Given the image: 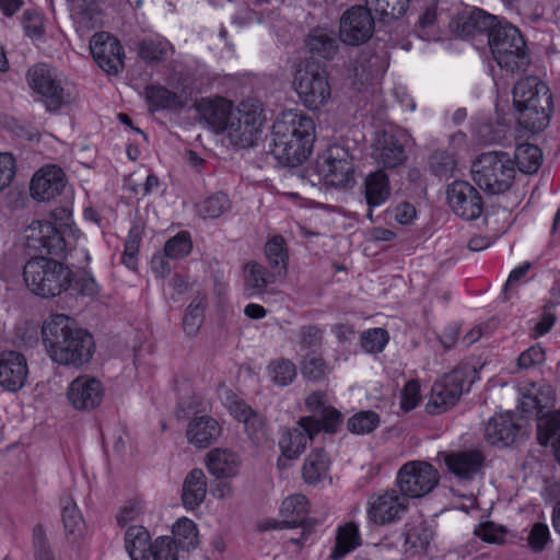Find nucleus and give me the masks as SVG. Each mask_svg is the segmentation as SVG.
I'll use <instances>...</instances> for the list:
<instances>
[{"label":"nucleus","instance_id":"43","mask_svg":"<svg viewBox=\"0 0 560 560\" xmlns=\"http://www.w3.org/2000/svg\"><path fill=\"white\" fill-rule=\"evenodd\" d=\"M172 538L182 550L189 551L199 545V534L197 525L189 518H179L172 528Z\"/></svg>","mask_w":560,"mask_h":560},{"label":"nucleus","instance_id":"19","mask_svg":"<svg viewBox=\"0 0 560 560\" xmlns=\"http://www.w3.org/2000/svg\"><path fill=\"white\" fill-rule=\"evenodd\" d=\"M371 10L363 7L348 9L340 20L339 37L349 45H360L373 34L374 21Z\"/></svg>","mask_w":560,"mask_h":560},{"label":"nucleus","instance_id":"1","mask_svg":"<svg viewBox=\"0 0 560 560\" xmlns=\"http://www.w3.org/2000/svg\"><path fill=\"white\" fill-rule=\"evenodd\" d=\"M42 341L49 358L61 365L80 368L93 357V336L63 314L50 315L42 327Z\"/></svg>","mask_w":560,"mask_h":560},{"label":"nucleus","instance_id":"5","mask_svg":"<svg viewBox=\"0 0 560 560\" xmlns=\"http://www.w3.org/2000/svg\"><path fill=\"white\" fill-rule=\"evenodd\" d=\"M488 44L501 69L512 73L523 72L530 65L529 52L520 30L508 22L497 26Z\"/></svg>","mask_w":560,"mask_h":560},{"label":"nucleus","instance_id":"14","mask_svg":"<svg viewBox=\"0 0 560 560\" xmlns=\"http://www.w3.org/2000/svg\"><path fill=\"white\" fill-rule=\"evenodd\" d=\"M368 517L376 525H388L401 520L409 509V499L399 490L389 489L369 500Z\"/></svg>","mask_w":560,"mask_h":560},{"label":"nucleus","instance_id":"52","mask_svg":"<svg viewBox=\"0 0 560 560\" xmlns=\"http://www.w3.org/2000/svg\"><path fill=\"white\" fill-rule=\"evenodd\" d=\"M329 371L330 369L325 360L315 352H310L305 355L302 364V373L308 380H323Z\"/></svg>","mask_w":560,"mask_h":560},{"label":"nucleus","instance_id":"64","mask_svg":"<svg viewBox=\"0 0 560 560\" xmlns=\"http://www.w3.org/2000/svg\"><path fill=\"white\" fill-rule=\"evenodd\" d=\"M420 385L417 381H409L401 392V408L405 411L412 410L419 402Z\"/></svg>","mask_w":560,"mask_h":560},{"label":"nucleus","instance_id":"50","mask_svg":"<svg viewBox=\"0 0 560 560\" xmlns=\"http://www.w3.org/2000/svg\"><path fill=\"white\" fill-rule=\"evenodd\" d=\"M269 374L273 383L280 386L290 384L296 376V368L288 359H278L268 366Z\"/></svg>","mask_w":560,"mask_h":560},{"label":"nucleus","instance_id":"55","mask_svg":"<svg viewBox=\"0 0 560 560\" xmlns=\"http://www.w3.org/2000/svg\"><path fill=\"white\" fill-rule=\"evenodd\" d=\"M430 165L436 176L448 178L453 175L456 162L452 154L436 151L430 158Z\"/></svg>","mask_w":560,"mask_h":560},{"label":"nucleus","instance_id":"20","mask_svg":"<svg viewBox=\"0 0 560 560\" xmlns=\"http://www.w3.org/2000/svg\"><path fill=\"white\" fill-rule=\"evenodd\" d=\"M310 511L308 501L303 494H293L285 498L281 504V515L285 520L289 527H301V535L295 538H289V542L296 544L302 547L317 525L315 518L306 517Z\"/></svg>","mask_w":560,"mask_h":560},{"label":"nucleus","instance_id":"51","mask_svg":"<svg viewBox=\"0 0 560 560\" xmlns=\"http://www.w3.org/2000/svg\"><path fill=\"white\" fill-rule=\"evenodd\" d=\"M179 550L176 539L171 536H162L154 540L151 548L153 560H178Z\"/></svg>","mask_w":560,"mask_h":560},{"label":"nucleus","instance_id":"9","mask_svg":"<svg viewBox=\"0 0 560 560\" xmlns=\"http://www.w3.org/2000/svg\"><path fill=\"white\" fill-rule=\"evenodd\" d=\"M264 122L262 108L258 102L246 101L234 109L224 131L232 144L248 148L255 144Z\"/></svg>","mask_w":560,"mask_h":560},{"label":"nucleus","instance_id":"56","mask_svg":"<svg viewBox=\"0 0 560 560\" xmlns=\"http://www.w3.org/2000/svg\"><path fill=\"white\" fill-rule=\"evenodd\" d=\"M141 242V230L138 226L129 231L128 237L125 243V250L122 255V262L130 269L137 268V255Z\"/></svg>","mask_w":560,"mask_h":560},{"label":"nucleus","instance_id":"31","mask_svg":"<svg viewBox=\"0 0 560 560\" xmlns=\"http://www.w3.org/2000/svg\"><path fill=\"white\" fill-rule=\"evenodd\" d=\"M340 40L341 38L334 31L317 27L308 34L306 46L312 55L324 59H332L339 49Z\"/></svg>","mask_w":560,"mask_h":560},{"label":"nucleus","instance_id":"15","mask_svg":"<svg viewBox=\"0 0 560 560\" xmlns=\"http://www.w3.org/2000/svg\"><path fill=\"white\" fill-rule=\"evenodd\" d=\"M27 248L47 255L62 256L66 242L59 230L49 221L35 220L24 230Z\"/></svg>","mask_w":560,"mask_h":560},{"label":"nucleus","instance_id":"6","mask_svg":"<svg viewBox=\"0 0 560 560\" xmlns=\"http://www.w3.org/2000/svg\"><path fill=\"white\" fill-rule=\"evenodd\" d=\"M472 179L478 187L490 195L508 191L512 186L514 163L504 152H486L471 166Z\"/></svg>","mask_w":560,"mask_h":560},{"label":"nucleus","instance_id":"2","mask_svg":"<svg viewBox=\"0 0 560 560\" xmlns=\"http://www.w3.org/2000/svg\"><path fill=\"white\" fill-rule=\"evenodd\" d=\"M271 153L282 165L296 166L312 152L315 140L313 119L298 110L283 112L272 126Z\"/></svg>","mask_w":560,"mask_h":560},{"label":"nucleus","instance_id":"58","mask_svg":"<svg viewBox=\"0 0 560 560\" xmlns=\"http://www.w3.org/2000/svg\"><path fill=\"white\" fill-rule=\"evenodd\" d=\"M505 528L492 522H486L475 527L474 534L488 544L501 545L504 542Z\"/></svg>","mask_w":560,"mask_h":560},{"label":"nucleus","instance_id":"53","mask_svg":"<svg viewBox=\"0 0 560 560\" xmlns=\"http://www.w3.org/2000/svg\"><path fill=\"white\" fill-rule=\"evenodd\" d=\"M537 429L540 444L546 445L551 436L560 432V410L550 411L540 417Z\"/></svg>","mask_w":560,"mask_h":560},{"label":"nucleus","instance_id":"61","mask_svg":"<svg viewBox=\"0 0 560 560\" xmlns=\"http://www.w3.org/2000/svg\"><path fill=\"white\" fill-rule=\"evenodd\" d=\"M549 528L544 523H536L533 525L527 541L530 549L535 552H540L549 541Z\"/></svg>","mask_w":560,"mask_h":560},{"label":"nucleus","instance_id":"27","mask_svg":"<svg viewBox=\"0 0 560 560\" xmlns=\"http://www.w3.org/2000/svg\"><path fill=\"white\" fill-rule=\"evenodd\" d=\"M306 408L313 412L315 419L320 423L322 430L327 433H336L342 422V415L328 404L325 393L314 392L305 401Z\"/></svg>","mask_w":560,"mask_h":560},{"label":"nucleus","instance_id":"39","mask_svg":"<svg viewBox=\"0 0 560 560\" xmlns=\"http://www.w3.org/2000/svg\"><path fill=\"white\" fill-rule=\"evenodd\" d=\"M361 545L358 525L353 522L339 526L335 547L330 553L331 560H339Z\"/></svg>","mask_w":560,"mask_h":560},{"label":"nucleus","instance_id":"46","mask_svg":"<svg viewBox=\"0 0 560 560\" xmlns=\"http://www.w3.org/2000/svg\"><path fill=\"white\" fill-rule=\"evenodd\" d=\"M410 0H365L369 10L382 18L398 19L404 15Z\"/></svg>","mask_w":560,"mask_h":560},{"label":"nucleus","instance_id":"63","mask_svg":"<svg viewBox=\"0 0 560 560\" xmlns=\"http://www.w3.org/2000/svg\"><path fill=\"white\" fill-rule=\"evenodd\" d=\"M15 175V161L10 153H0V190L4 189Z\"/></svg>","mask_w":560,"mask_h":560},{"label":"nucleus","instance_id":"40","mask_svg":"<svg viewBox=\"0 0 560 560\" xmlns=\"http://www.w3.org/2000/svg\"><path fill=\"white\" fill-rule=\"evenodd\" d=\"M365 198L370 207H376L385 202L390 196L387 175L378 170L365 178Z\"/></svg>","mask_w":560,"mask_h":560},{"label":"nucleus","instance_id":"33","mask_svg":"<svg viewBox=\"0 0 560 560\" xmlns=\"http://www.w3.org/2000/svg\"><path fill=\"white\" fill-rule=\"evenodd\" d=\"M386 70L384 58L371 50H363L354 61L353 75L361 85L378 79Z\"/></svg>","mask_w":560,"mask_h":560},{"label":"nucleus","instance_id":"30","mask_svg":"<svg viewBox=\"0 0 560 560\" xmlns=\"http://www.w3.org/2000/svg\"><path fill=\"white\" fill-rule=\"evenodd\" d=\"M244 292L248 298L264 294L267 287L280 279L273 271L268 272L267 269L256 262L249 261L244 266Z\"/></svg>","mask_w":560,"mask_h":560},{"label":"nucleus","instance_id":"32","mask_svg":"<svg viewBox=\"0 0 560 560\" xmlns=\"http://www.w3.org/2000/svg\"><path fill=\"white\" fill-rule=\"evenodd\" d=\"M240 467V457L226 448H213L207 455V468L211 475L219 479L236 476Z\"/></svg>","mask_w":560,"mask_h":560},{"label":"nucleus","instance_id":"23","mask_svg":"<svg viewBox=\"0 0 560 560\" xmlns=\"http://www.w3.org/2000/svg\"><path fill=\"white\" fill-rule=\"evenodd\" d=\"M322 431L320 423L314 417H302L293 429L285 430L279 441L282 455L295 459L306 448L307 442Z\"/></svg>","mask_w":560,"mask_h":560},{"label":"nucleus","instance_id":"25","mask_svg":"<svg viewBox=\"0 0 560 560\" xmlns=\"http://www.w3.org/2000/svg\"><path fill=\"white\" fill-rule=\"evenodd\" d=\"M66 187L65 174L58 166L39 170L32 178L31 196L38 201H49L59 196Z\"/></svg>","mask_w":560,"mask_h":560},{"label":"nucleus","instance_id":"62","mask_svg":"<svg viewBox=\"0 0 560 560\" xmlns=\"http://www.w3.org/2000/svg\"><path fill=\"white\" fill-rule=\"evenodd\" d=\"M33 540L36 560H55L42 525H36L34 527Z\"/></svg>","mask_w":560,"mask_h":560},{"label":"nucleus","instance_id":"7","mask_svg":"<svg viewBox=\"0 0 560 560\" xmlns=\"http://www.w3.org/2000/svg\"><path fill=\"white\" fill-rule=\"evenodd\" d=\"M476 375L477 371L470 365L457 366L444 375L432 386L427 410L430 413H441L454 407L464 389H469Z\"/></svg>","mask_w":560,"mask_h":560},{"label":"nucleus","instance_id":"3","mask_svg":"<svg viewBox=\"0 0 560 560\" xmlns=\"http://www.w3.org/2000/svg\"><path fill=\"white\" fill-rule=\"evenodd\" d=\"M513 104L520 127L530 132L544 130L553 109L552 94L536 77L520 80L513 89Z\"/></svg>","mask_w":560,"mask_h":560},{"label":"nucleus","instance_id":"17","mask_svg":"<svg viewBox=\"0 0 560 560\" xmlns=\"http://www.w3.org/2000/svg\"><path fill=\"white\" fill-rule=\"evenodd\" d=\"M446 195L453 212L464 220H476L482 213V198L468 182L455 180L447 187Z\"/></svg>","mask_w":560,"mask_h":560},{"label":"nucleus","instance_id":"42","mask_svg":"<svg viewBox=\"0 0 560 560\" xmlns=\"http://www.w3.org/2000/svg\"><path fill=\"white\" fill-rule=\"evenodd\" d=\"M329 459L324 450H314L305 459L303 466V478L310 483L314 485L322 481L328 472Z\"/></svg>","mask_w":560,"mask_h":560},{"label":"nucleus","instance_id":"10","mask_svg":"<svg viewBox=\"0 0 560 560\" xmlns=\"http://www.w3.org/2000/svg\"><path fill=\"white\" fill-rule=\"evenodd\" d=\"M316 171L332 187L346 188L354 182L352 156L342 145H331L319 154Z\"/></svg>","mask_w":560,"mask_h":560},{"label":"nucleus","instance_id":"29","mask_svg":"<svg viewBox=\"0 0 560 560\" xmlns=\"http://www.w3.org/2000/svg\"><path fill=\"white\" fill-rule=\"evenodd\" d=\"M221 434V427L217 420L209 416L192 419L187 427L188 442L198 448H205L214 442Z\"/></svg>","mask_w":560,"mask_h":560},{"label":"nucleus","instance_id":"22","mask_svg":"<svg viewBox=\"0 0 560 560\" xmlns=\"http://www.w3.org/2000/svg\"><path fill=\"white\" fill-rule=\"evenodd\" d=\"M92 56L98 67L108 74H117L124 68V49L113 35L101 32L90 40Z\"/></svg>","mask_w":560,"mask_h":560},{"label":"nucleus","instance_id":"28","mask_svg":"<svg viewBox=\"0 0 560 560\" xmlns=\"http://www.w3.org/2000/svg\"><path fill=\"white\" fill-rule=\"evenodd\" d=\"M197 110L205 122L217 132L225 130L230 121V117L234 112L232 104L222 97H218L215 100H201L197 104Z\"/></svg>","mask_w":560,"mask_h":560},{"label":"nucleus","instance_id":"41","mask_svg":"<svg viewBox=\"0 0 560 560\" xmlns=\"http://www.w3.org/2000/svg\"><path fill=\"white\" fill-rule=\"evenodd\" d=\"M145 96L152 106L161 109L178 110L187 104V98L183 94H176L160 85L147 88Z\"/></svg>","mask_w":560,"mask_h":560},{"label":"nucleus","instance_id":"18","mask_svg":"<svg viewBox=\"0 0 560 560\" xmlns=\"http://www.w3.org/2000/svg\"><path fill=\"white\" fill-rule=\"evenodd\" d=\"M408 136L402 130H384L375 140L374 158L384 168H396L407 160L406 143Z\"/></svg>","mask_w":560,"mask_h":560},{"label":"nucleus","instance_id":"45","mask_svg":"<svg viewBox=\"0 0 560 560\" xmlns=\"http://www.w3.org/2000/svg\"><path fill=\"white\" fill-rule=\"evenodd\" d=\"M205 296H197L189 304L183 319V328L187 336L195 337L203 322Z\"/></svg>","mask_w":560,"mask_h":560},{"label":"nucleus","instance_id":"57","mask_svg":"<svg viewBox=\"0 0 560 560\" xmlns=\"http://www.w3.org/2000/svg\"><path fill=\"white\" fill-rule=\"evenodd\" d=\"M546 360L545 350L536 345L523 351L516 360V371H525L541 365Z\"/></svg>","mask_w":560,"mask_h":560},{"label":"nucleus","instance_id":"8","mask_svg":"<svg viewBox=\"0 0 560 560\" xmlns=\"http://www.w3.org/2000/svg\"><path fill=\"white\" fill-rule=\"evenodd\" d=\"M293 86L304 106L313 110L327 104L331 95L328 74L315 62H308L296 71Z\"/></svg>","mask_w":560,"mask_h":560},{"label":"nucleus","instance_id":"44","mask_svg":"<svg viewBox=\"0 0 560 560\" xmlns=\"http://www.w3.org/2000/svg\"><path fill=\"white\" fill-rule=\"evenodd\" d=\"M541 151L537 145L523 143L516 148L514 160L520 172L534 174L541 164Z\"/></svg>","mask_w":560,"mask_h":560},{"label":"nucleus","instance_id":"35","mask_svg":"<svg viewBox=\"0 0 560 560\" xmlns=\"http://www.w3.org/2000/svg\"><path fill=\"white\" fill-rule=\"evenodd\" d=\"M504 22L498 21L497 16L487 13L480 9H474L468 15L460 19L458 26L463 36H472L477 33H487L488 37L497 28L498 25H503Z\"/></svg>","mask_w":560,"mask_h":560},{"label":"nucleus","instance_id":"60","mask_svg":"<svg viewBox=\"0 0 560 560\" xmlns=\"http://www.w3.org/2000/svg\"><path fill=\"white\" fill-rule=\"evenodd\" d=\"M432 538V533L423 524L409 528L406 533V544L415 549H425Z\"/></svg>","mask_w":560,"mask_h":560},{"label":"nucleus","instance_id":"13","mask_svg":"<svg viewBox=\"0 0 560 560\" xmlns=\"http://www.w3.org/2000/svg\"><path fill=\"white\" fill-rule=\"evenodd\" d=\"M219 396L230 412L244 423L245 432L255 445H261L268 440L267 425L262 416L243 400L237 399L228 387H221Z\"/></svg>","mask_w":560,"mask_h":560},{"label":"nucleus","instance_id":"12","mask_svg":"<svg viewBox=\"0 0 560 560\" xmlns=\"http://www.w3.org/2000/svg\"><path fill=\"white\" fill-rule=\"evenodd\" d=\"M439 479V472L431 464L413 460L399 469L397 486L406 498H421L438 486Z\"/></svg>","mask_w":560,"mask_h":560},{"label":"nucleus","instance_id":"34","mask_svg":"<svg viewBox=\"0 0 560 560\" xmlns=\"http://www.w3.org/2000/svg\"><path fill=\"white\" fill-rule=\"evenodd\" d=\"M207 494V478L201 469H192L185 478L182 489L183 505L188 510L197 509Z\"/></svg>","mask_w":560,"mask_h":560},{"label":"nucleus","instance_id":"4","mask_svg":"<svg viewBox=\"0 0 560 560\" xmlns=\"http://www.w3.org/2000/svg\"><path fill=\"white\" fill-rule=\"evenodd\" d=\"M30 291L40 298H54L65 292L71 283L72 272L61 262L44 256L30 259L23 270Z\"/></svg>","mask_w":560,"mask_h":560},{"label":"nucleus","instance_id":"54","mask_svg":"<svg viewBox=\"0 0 560 560\" xmlns=\"http://www.w3.org/2000/svg\"><path fill=\"white\" fill-rule=\"evenodd\" d=\"M388 340V332L383 328L368 329L361 335V346L369 353L383 351Z\"/></svg>","mask_w":560,"mask_h":560},{"label":"nucleus","instance_id":"21","mask_svg":"<svg viewBox=\"0 0 560 560\" xmlns=\"http://www.w3.org/2000/svg\"><path fill=\"white\" fill-rule=\"evenodd\" d=\"M66 397L75 410L91 411L102 404L104 387L97 378L80 375L69 384Z\"/></svg>","mask_w":560,"mask_h":560},{"label":"nucleus","instance_id":"16","mask_svg":"<svg viewBox=\"0 0 560 560\" xmlns=\"http://www.w3.org/2000/svg\"><path fill=\"white\" fill-rule=\"evenodd\" d=\"M525 423L523 417H516L513 412L494 416L486 424L485 438L492 445L509 446L527 436Z\"/></svg>","mask_w":560,"mask_h":560},{"label":"nucleus","instance_id":"59","mask_svg":"<svg viewBox=\"0 0 560 560\" xmlns=\"http://www.w3.org/2000/svg\"><path fill=\"white\" fill-rule=\"evenodd\" d=\"M191 247L192 245L188 233L183 232L166 242L164 252L170 258H179L189 254Z\"/></svg>","mask_w":560,"mask_h":560},{"label":"nucleus","instance_id":"36","mask_svg":"<svg viewBox=\"0 0 560 560\" xmlns=\"http://www.w3.org/2000/svg\"><path fill=\"white\" fill-rule=\"evenodd\" d=\"M61 508L66 537L69 542L77 544L83 538L85 532V524L82 515L70 497L61 499Z\"/></svg>","mask_w":560,"mask_h":560},{"label":"nucleus","instance_id":"47","mask_svg":"<svg viewBox=\"0 0 560 560\" xmlns=\"http://www.w3.org/2000/svg\"><path fill=\"white\" fill-rule=\"evenodd\" d=\"M168 51L166 40L143 39L138 44V55L147 63H158L165 59Z\"/></svg>","mask_w":560,"mask_h":560},{"label":"nucleus","instance_id":"49","mask_svg":"<svg viewBox=\"0 0 560 560\" xmlns=\"http://www.w3.org/2000/svg\"><path fill=\"white\" fill-rule=\"evenodd\" d=\"M380 423L376 412L368 410L353 415L347 423L348 430L355 434H368L374 431Z\"/></svg>","mask_w":560,"mask_h":560},{"label":"nucleus","instance_id":"24","mask_svg":"<svg viewBox=\"0 0 560 560\" xmlns=\"http://www.w3.org/2000/svg\"><path fill=\"white\" fill-rule=\"evenodd\" d=\"M26 358L16 351L0 352V386L9 392H18L27 380Z\"/></svg>","mask_w":560,"mask_h":560},{"label":"nucleus","instance_id":"48","mask_svg":"<svg viewBox=\"0 0 560 560\" xmlns=\"http://www.w3.org/2000/svg\"><path fill=\"white\" fill-rule=\"evenodd\" d=\"M231 208L228 196L217 192L198 205V213L203 219H217Z\"/></svg>","mask_w":560,"mask_h":560},{"label":"nucleus","instance_id":"26","mask_svg":"<svg viewBox=\"0 0 560 560\" xmlns=\"http://www.w3.org/2000/svg\"><path fill=\"white\" fill-rule=\"evenodd\" d=\"M445 464L450 471L464 480H471L483 467L485 456L480 451H463L445 455Z\"/></svg>","mask_w":560,"mask_h":560},{"label":"nucleus","instance_id":"37","mask_svg":"<svg viewBox=\"0 0 560 560\" xmlns=\"http://www.w3.org/2000/svg\"><path fill=\"white\" fill-rule=\"evenodd\" d=\"M125 547L131 560H149L152 548L149 532L142 526H130L125 535Z\"/></svg>","mask_w":560,"mask_h":560},{"label":"nucleus","instance_id":"38","mask_svg":"<svg viewBox=\"0 0 560 560\" xmlns=\"http://www.w3.org/2000/svg\"><path fill=\"white\" fill-rule=\"evenodd\" d=\"M265 256L271 271L279 278H284L288 273L289 253L281 235H275L266 243Z\"/></svg>","mask_w":560,"mask_h":560},{"label":"nucleus","instance_id":"11","mask_svg":"<svg viewBox=\"0 0 560 560\" xmlns=\"http://www.w3.org/2000/svg\"><path fill=\"white\" fill-rule=\"evenodd\" d=\"M30 86L43 96L48 110L55 112L72 102L73 94L57 79L55 70L46 65H37L27 72Z\"/></svg>","mask_w":560,"mask_h":560}]
</instances>
